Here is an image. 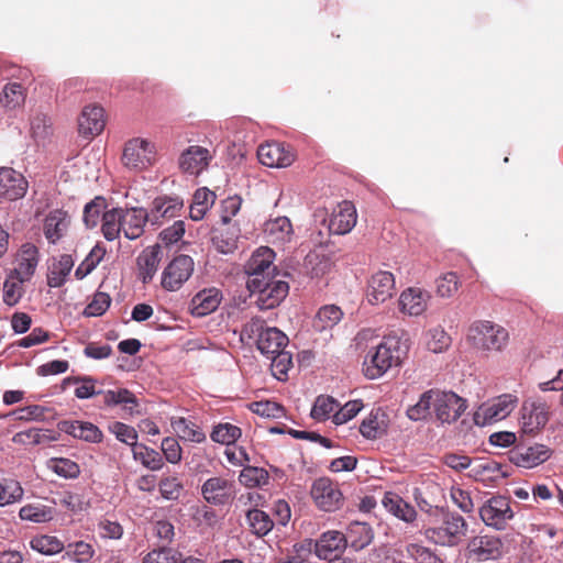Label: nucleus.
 I'll list each match as a JSON object with an SVG mask.
<instances>
[{"label":"nucleus","instance_id":"nucleus-15","mask_svg":"<svg viewBox=\"0 0 563 563\" xmlns=\"http://www.w3.org/2000/svg\"><path fill=\"white\" fill-rule=\"evenodd\" d=\"M184 201L179 197L161 196L156 197L150 211H147L152 225H162L165 221L180 216Z\"/></svg>","mask_w":563,"mask_h":563},{"label":"nucleus","instance_id":"nucleus-45","mask_svg":"<svg viewBox=\"0 0 563 563\" xmlns=\"http://www.w3.org/2000/svg\"><path fill=\"white\" fill-rule=\"evenodd\" d=\"M64 550V558L75 563H89L96 554L93 545L82 540L68 543Z\"/></svg>","mask_w":563,"mask_h":563},{"label":"nucleus","instance_id":"nucleus-33","mask_svg":"<svg viewBox=\"0 0 563 563\" xmlns=\"http://www.w3.org/2000/svg\"><path fill=\"white\" fill-rule=\"evenodd\" d=\"M161 246L145 249L137 257L139 277L144 284L150 283L157 272L161 262Z\"/></svg>","mask_w":563,"mask_h":563},{"label":"nucleus","instance_id":"nucleus-29","mask_svg":"<svg viewBox=\"0 0 563 563\" xmlns=\"http://www.w3.org/2000/svg\"><path fill=\"white\" fill-rule=\"evenodd\" d=\"M429 298L430 295L428 291L410 287L400 295V310L409 316H420L426 311Z\"/></svg>","mask_w":563,"mask_h":563},{"label":"nucleus","instance_id":"nucleus-9","mask_svg":"<svg viewBox=\"0 0 563 563\" xmlns=\"http://www.w3.org/2000/svg\"><path fill=\"white\" fill-rule=\"evenodd\" d=\"M195 263L189 255L176 256L162 274V287L168 291L178 290L192 275Z\"/></svg>","mask_w":563,"mask_h":563},{"label":"nucleus","instance_id":"nucleus-22","mask_svg":"<svg viewBox=\"0 0 563 563\" xmlns=\"http://www.w3.org/2000/svg\"><path fill=\"white\" fill-rule=\"evenodd\" d=\"M106 126L104 110L101 106L90 104L82 109L78 118V132L85 137L99 135Z\"/></svg>","mask_w":563,"mask_h":563},{"label":"nucleus","instance_id":"nucleus-7","mask_svg":"<svg viewBox=\"0 0 563 563\" xmlns=\"http://www.w3.org/2000/svg\"><path fill=\"white\" fill-rule=\"evenodd\" d=\"M470 336L475 346L487 351H500L508 341L507 330L487 320L475 322L470 329Z\"/></svg>","mask_w":563,"mask_h":563},{"label":"nucleus","instance_id":"nucleus-59","mask_svg":"<svg viewBox=\"0 0 563 563\" xmlns=\"http://www.w3.org/2000/svg\"><path fill=\"white\" fill-rule=\"evenodd\" d=\"M268 327L265 325V320L261 317L251 318L242 328L241 331V340H246L247 342H258V339L262 338L264 331H266Z\"/></svg>","mask_w":563,"mask_h":563},{"label":"nucleus","instance_id":"nucleus-64","mask_svg":"<svg viewBox=\"0 0 563 563\" xmlns=\"http://www.w3.org/2000/svg\"><path fill=\"white\" fill-rule=\"evenodd\" d=\"M180 552L170 548H159L148 552L143 559V563H176L179 560Z\"/></svg>","mask_w":563,"mask_h":563},{"label":"nucleus","instance_id":"nucleus-52","mask_svg":"<svg viewBox=\"0 0 563 563\" xmlns=\"http://www.w3.org/2000/svg\"><path fill=\"white\" fill-rule=\"evenodd\" d=\"M107 208V201L103 197L98 196L88 202L84 208V223L87 228L92 229L96 228L100 221V217Z\"/></svg>","mask_w":563,"mask_h":563},{"label":"nucleus","instance_id":"nucleus-5","mask_svg":"<svg viewBox=\"0 0 563 563\" xmlns=\"http://www.w3.org/2000/svg\"><path fill=\"white\" fill-rule=\"evenodd\" d=\"M510 504L509 497L493 495L478 508L482 521L495 530H505L515 516Z\"/></svg>","mask_w":563,"mask_h":563},{"label":"nucleus","instance_id":"nucleus-42","mask_svg":"<svg viewBox=\"0 0 563 563\" xmlns=\"http://www.w3.org/2000/svg\"><path fill=\"white\" fill-rule=\"evenodd\" d=\"M313 551V540L305 539L295 543L284 556L276 560L275 563H310V556Z\"/></svg>","mask_w":563,"mask_h":563},{"label":"nucleus","instance_id":"nucleus-38","mask_svg":"<svg viewBox=\"0 0 563 563\" xmlns=\"http://www.w3.org/2000/svg\"><path fill=\"white\" fill-rule=\"evenodd\" d=\"M342 317L343 312L340 307L335 305L323 306L313 319V329L319 332L330 330L341 321Z\"/></svg>","mask_w":563,"mask_h":563},{"label":"nucleus","instance_id":"nucleus-20","mask_svg":"<svg viewBox=\"0 0 563 563\" xmlns=\"http://www.w3.org/2000/svg\"><path fill=\"white\" fill-rule=\"evenodd\" d=\"M25 177L10 167L0 168V197L10 201L21 199L27 190Z\"/></svg>","mask_w":563,"mask_h":563},{"label":"nucleus","instance_id":"nucleus-60","mask_svg":"<svg viewBox=\"0 0 563 563\" xmlns=\"http://www.w3.org/2000/svg\"><path fill=\"white\" fill-rule=\"evenodd\" d=\"M437 294L443 298L452 297L460 287V278L456 273L449 272L441 275L437 282Z\"/></svg>","mask_w":563,"mask_h":563},{"label":"nucleus","instance_id":"nucleus-6","mask_svg":"<svg viewBox=\"0 0 563 563\" xmlns=\"http://www.w3.org/2000/svg\"><path fill=\"white\" fill-rule=\"evenodd\" d=\"M274 257V251L267 246H261L252 254L244 266L247 275V289H256L263 279L273 277L272 273L276 271L273 265Z\"/></svg>","mask_w":563,"mask_h":563},{"label":"nucleus","instance_id":"nucleus-4","mask_svg":"<svg viewBox=\"0 0 563 563\" xmlns=\"http://www.w3.org/2000/svg\"><path fill=\"white\" fill-rule=\"evenodd\" d=\"M156 159L157 151L153 142L142 137H133L125 142L121 158L124 167L141 172L153 166Z\"/></svg>","mask_w":563,"mask_h":563},{"label":"nucleus","instance_id":"nucleus-26","mask_svg":"<svg viewBox=\"0 0 563 563\" xmlns=\"http://www.w3.org/2000/svg\"><path fill=\"white\" fill-rule=\"evenodd\" d=\"M60 431L90 443L102 441V431L93 423L88 421L65 420L58 423Z\"/></svg>","mask_w":563,"mask_h":563},{"label":"nucleus","instance_id":"nucleus-50","mask_svg":"<svg viewBox=\"0 0 563 563\" xmlns=\"http://www.w3.org/2000/svg\"><path fill=\"white\" fill-rule=\"evenodd\" d=\"M133 456L136 461H140L145 467L153 471L161 470L164 465L163 457L154 449H151L144 444H136L133 449Z\"/></svg>","mask_w":563,"mask_h":563},{"label":"nucleus","instance_id":"nucleus-41","mask_svg":"<svg viewBox=\"0 0 563 563\" xmlns=\"http://www.w3.org/2000/svg\"><path fill=\"white\" fill-rule=\"evenodd\" d=\"M74 266V261L70 255H62L57 263L53 264L47 274V285L57 288L64 285L67 276Z\"/></svg>","mask_w":563,"mask_h":563},{"label":"nucleus","instance_id":"nucleus-43","mask_svg":"<svg viewBox=\"0 0 563 563\" xmlns=\"http://www.w3.org/2000/svg\"><path fill=\"white\" fill-rule=\"evenodd\" d=\"M303 266L307 274L312 278H320L331 271L332 262L324 254L310 252L305 257Z\"/></svg>","mask_w":563,"mask_h":563},{"label":"nucleus","instance_id":"nucleus-46","mask_svg":"<svg viewBox=\"0 0 563 563\" xmlns=\"http://www.w3.org/2000/svg\"><path fill=\"white\" fill-rule=\"evenodd\" d=\"M172 427L185 441L201 443L206 440L205 432L196 423L185 418L173 420Z\"/></svg>","mask_w":563,"mask_h":563},{"label":"nucleus","instance_id":"nucleus-48","mask_svg":"<svg viewBox=\"0 0 563 563\" xmlns=\"http://www.w3.org/2000/svg\"><path fill=\"white\" fill-rule=\"evenodd\" d=\"M246 520L251 527V530L257 537H264L274 527V521L263 510L254 508L247 511Z\"/></svg>","mask_w":563,"mask_h":563},{"label":"nucleus","instance_id":"nucleus-28","mask_svg":"<svg viewBox=\"0 0 563 563\" xmlns=\"http://www.w3.org/2000/svg\"><path fill=\"white\" fill-rule=\"evenodd\" d=\"M70 224V217L62 209H55L48 212L44 219L43 232L46 240L55 244L67 232Z\"/></svg>","mask_w":563,"mask_h":563},{"label":"nucleus","instance_id":"nucleus-51","mask_svg":"<svg viewBox=\"0 0 563 563\" xmlns=\"http://www.w3.org/2000/svg\"><path fill=\"white\" fill-rule=\"evenodd\" d=\"M238 238L239 230L229 232L224 228H216L212 231V243L223 254L232 253L236 249Z\"/></svg>","mask_w":563,"mask_h":563},{"label":"nucleus","instance_id":"nucleus-1","mask_svg":"<svg viewBox=\"0 0 563 563\" xmlns=\"http://www.w3.org/2000/svg\"><path fill=\"white\" fill-rule=\"evenodd\" d=\"M430 526L426 529V537L442 547H455L466 537L468 523L455 511L438 508L430 514Z\"/></svg>","mask_w":563,"mask_h":563},{"label":"nucleus","instance_id":"nucleus-3","mask_svg":"<svg viewBox=\"0 0 563 563\" xmlns=\"http://www.w3.org/2000/svg\"><path fill=\"white\" fill-rule=\"evenodd\" d=\"M82 384L75 389V396L80 399H88L92 396L101 397V402L106 407H114L122 405L123 410L128 415H134L139 407V401L135 395L126 388H119L115 390H96L95 379L91 377H84L80 379Z\"/></svg>","mask_w":563,"mask_h":563},{"label":"nucleus","instance_id":"nucleus-31","mask_svg":"<svg viewBox=\"0 0 563 563\" xmlns=\"http://www.w3.org/2000/svg\"><path fill=\"white\" fill-rule=\"evenodd\" d=\"M221 302V292L217 288H208L194 296L190 311L196 317H203L213 312Z\"/></svg>","mask_w":563,"mask_h":563},{"label":"nucleus","instance_id":"nucleus-23","mask_svg":"<svg viewBox=\"0 0 563 563\" xmlns=\"http://www.w3.org/2000/svg\"><path fill=\"white\" fill-rule=\"evenodd\" d=\"M40 260L38 249L32 243H24L15 258L13 274L19 282H27L34 275Z\"/></svg>","mask_w":563,"mask_h":563},{"label":"nucleus","instance_id":"nucleus-37","mask_svg":"<svg viewBox=\"0 0 563 563\" xmlns=\"http://www.w3.org/2000/svg\"><path fill=\"white\" fill-rule=\"evenodd\" d=\"M438 397V389H429L424 391L417 404L410 406L406 415L412 421H420L427 419L431 415V408L435 410V398Z\"/></svg>","mask_w":563,"mask_h":563},{"label":"nucleus","instance_id":"nucleus-56","mask_svg":"<svg viewBox=\"0 0 563 563\" xmlns=\"http://www.w3.org/2000/svg\"><path fill=\"white\" fill-rule=\"evenodd\" d=\"M268 479V472L265 468L256 466H245L239 475L240 483L246 487L266 485Z\"/></svg>","mask_w":563,"mask_h":563},{"label":"nucleus","instance_id":"nucleus-44","mask_svg":"<svg viewBox=\"0 0 563 563\" xmlns=\"http://www.w3.org/2000/svg\"><path fill=\"white\" fill-rule=\"evenodd\" d=\"M23 495L24 489L22 488L19 481L8 477L0 478L1 507L19 503L23 498Z\"/></svg>","mask_w":563,"mask_h":563},{"label":"nucleus","instance_id":"nucleus-30","mask_svg":"<svg viewBox=\"0 0 563 563\" xmlns=\"http://www.w3.org/2000/svg\"><path fill=\"white\" fill-rule=\"evenodd\" d=\"M388 422L389 419L387 413L382 408H375L362 421L360 426V432L364 438L368 440L378 439L386 434Z\"/></svg>","mask_w":563,"mask_h":563},{"label":"nucleus","instance_id":"nucleus-57","mask_svg":"<svg viewBox=\"0 0 563 563\" xmlns=\"http://www.w3.org/2000/svg\"><path fill=\"white\" fill-rule=\"evenodd\" d=\"M241 429L231 423H219L210 434L212 441L225 445L233 444L240 437Z\"/></svg>","mask_w":563,"mask_h":563},{"label":"nucleus","instance_id":"nucleus-32","mask_svg":"<svg viewBox=\"0 0 563 563\" xmlns=\"http://www.w3.org/2000/svg\"><path fill=\"white\" fill-rule=\"evenodd\" d=\"M288 336L275 327H268L258 339L256 346L266 357L283 351L288 345Z\"/></svg>","mask_w":563,"mask_h":563},{"label":"nucleus","instance_id":"nucleus-13","mask_svg":"<svg viewBox=\"0 0 563 563\" xmlns=\"http://www.w3.org/2000/svg\"><path fill=\"white\" fill-rule=\"evenodd\" d=\"M549 420L548 407L543 402L525 401L520 410L521 435H536Z\"/></svg>","mask_w":563,"mask_h":563},{"label":"nucleus","instance_id":"nucleus-17","mask_svg":"<svg viewBox=\"0 0 563 563\" xmlns=\"http://www.w3.org/2000/svg\"><path fill=\"white\" fill-rule=\"evenodd\" d=\"M258 161L268 167H287L295 161V154L284 143L269 142L260 145L257 150Z\"/></svg>","mask_w":563,"mask_h":563},{"label":"nucleus","instance_id":"nucleus-25","mask_svg":"<svg viewBox=\"0 0 563 563\" xmlns=\"http://www.w3.org/2000/svg\"><path fill=\"white\" fill-rule=\"evenodd\" d=\"M468 551L478 561L496 560L503 553V542L494 536L475 537L468 543Z\"/></svg>","mask_w":563,"mask_h":563},{"label":"nucleus","instance_id":"nucleus-24","mask_svg":"<svg viewBox=\"0 0 563 563\" xmlns=\"http://www.w3.org/2000/svg\"><path fill=\"white\" fill-rule=\"evenodd\" d=\"M146 222H150L144 208H121V225L124 236L129 240L140 238L144 232Z\"/></svg>","mask_w":563,"mask_h":563},{"label":"nucleus","instance_id":"nucleus-62","mask_svg":"<svg viewBox=\"0 0 563 563\" xmlns=\"http://www.w3.org/2000/svg\"><path fill=\"white\" fill-rule=\"evenodd\" d=\"M427 346L433 353H441L451 344L450 335L442 328H434L428 332Z\"/></svg>","mask_w":563,"mask_h":563},{"label":"nucleus","instance_id":"nucleus-49","mask_svg":"<svg viewBox=\"0 0 563 563\" xmlns=\"http://www.w3.org/2000/svg\"><path fill=\"white\" fill-rule=\"evenodd\" d=\"M265 232L271 238L272 242H286L290 239L292 225L288 218L278 217L266 223Z\"/></svg>","mask_w":563,"mask_h":563},{"label":"nucleus","instance_id":"nucleus-35","mask_svg":"<svg viewBox=\"0 0 563 563\" xmlns=\"http://www.w3.org/2000/svg\"><path fill=\"white\" fill-rule=\"evenodd\" d=\"M26 88L16 81L8 82L0 93V103L9 111L21 109L26 100Z\"/></svg>","mask_w":563,"mask_h":563},{"label":"nucleus","instance_id":"nucleus-16","mask_svg":"<svg viewBox=\"0 0 563 563\" xmlns=\"http://www.w3.org/2000/svg\"><path fill=\"white\" fill-rule=\"evenodd\" d=\"M550 456L551 450L544 444H518L511 451L510 460L520 467L532 468L548 461Z\"/></svg>","mask_w":563,"mask_h":563},{"label":"nucleus","instance_id":"nucleus-54","mask_svg":"<svg viewBox=\"0 0 563 563\" xmlns=\"http://www.w3.org/2000/svg\"><path fill=\"white\" fill-rule=\"evenodd\" d=\"M49 412H52L51 408L30 405L11 411L7 417H14L19 421H44Z\"/></svg>","mask_w":563,"mask_h":563},{"label":"nucleus","instance_id":"nucleus-61","mask_svg":"<svg viewBox=\"0 0 563 563\" xmlns=\"http://www.w3.org/2000/svg\"><path fill=\"white\" fill-rule=\"evenodd\" d=\"M109 431L114 434L119 441L132 446V449L137 444V432L129 424L115 421L109 426Z\"/></svg>","mask_w":563,"mask_h":563},{"label":"nucleus","instance_id":"nucleus-47","mask_svg":"<svg viewBox=\"0 0 563 563\" xmlns=\"http://www.w3.org/2000/svg\"><path fill=\"white\" fill-rule=\"evenodd\" d=\"M19 516L36 523L48 522L54 518V509L42 504H27L20 509Z\"/></svg>","mask_w":563,"mask_h":563},{"label":"nucleus","instance_id":"nucleus-39","mask_svg":"<svg viewBox=\"0 0 563 563\" xmlns=\"http://www.w3.org/2000/svg\"><path fill=\"white\" fill-rule=\"evenodd\" d=\"M30 548L43 555H55L64 551V542L55 536L36 534L30 540Z\"/></svg>","mask_w":563,"mask_h":563},{"label":"nucleus","instance_id":"nucleus-27","mask_svg":"<svg viewBox=\"0 0 563 563\" xmlns=\"http://www.w3.org/2000/svg\"><path fill=\"white\" fill-rule=\"evenodd\" d=\"M346 548V540L344 533L340 531H327L321 537L313 541V551L317 556L322 560H328L332 555L336 556Z\"/></svg>","mask_w":563,"mask_h":563},{"label":"nucleus","instance_id":"nucleus-58","mask_svg":"<svg viewBox=\"0 0 563 563\" xmlns=\"http://www.w3.org/2000/svg\"><path fill=\"white\" fill-rule=\"evenodd\" d=\"M48 466L54 473L65 478H76L80 474L79 465L66 457H53L49 460Z\"/></svg>","mask_w":563,"mask_h":563},{"label":"nucleus","instance_id":"nucleus-19","mask_svg":"<svg viewBox=\"0 0 563 563\" xmlns=\"http://www.w3.org/2000/svg\"><path fill=\"white\" fill-rule=\"evenodd\" d=\"M357 213L351 201L344 200L333 208L329 218V231L343 235L349 233L356 224Z\"/></svg>","mask_w":563,"mask_h":563},{"label":"nucleus","instance_id":"nucleus-34","mask_svg":"<svg viewBox=\"0 0 563 563\" xmlns=\"http://www.w3.org/2000/svg\"><path fill=\"white\" fill-rule=\"evenodd\" d=\"M382 503L387 511L406 522H412L417 517L416 509L397 494L386 493Z\"/></svg>","mask_w":563,"mask_h":563},{"label":"nucleus","instance_id":"nucleus-11","mask_svg":"<svg viewBox=\"0 0 563 563\" xmlns=\"http://www.w3.org/2000/svg\"><path fill=\"white\" fill-rule=\"evenodd\" d=\"M252 295H256V303L262 310H268L277 307L288 295L289 286L286 282L268 277L263 279L261 286L256 289H249Z\"/></svg>","mask_w":563,"mask_h":563},{"label":"nucleus","instance_id":"nucleus-12","mask_svg":"<svg viewBox=\"0 0 563 563\" xmlns=\"http://www.w3.org/2000/svg\"><path fill=\"white\" fill-rule=\"evenodd\" d=\"M203 499L213 506H224L235 498L234 481L222 476L208 478L201 486Z\"/></svg>","mask_w":563,"mask_h":563},{"label":"nucleus","instance_id":"nucleus-36","mask_svg":"<svg viewBox=\"0 0 563 563\" xmlns=\"http://www.w3.org/2000/svg\"><path fill=\"white\" fill-rule=\"evenodd\" d=\"M345 536L346 545L360 551L366 548L373 540V531L369 525L365 522H352L347 528Z\"/></svg>","mask_w":563,"mask_h":563},{"label":"nucleus","instance_id":"nucleus-40","mask_svg":"<svg viewBox=\"0 0 563 563\" xmlns=\"http://www.w3.org/2000/svg\"><path fill=\"white\" fill-rule=\"evenodd\" d=\"M101 232L107 241H114L120 238L122 232L121 208H112L103 212Z\"/></svg>","mask_w":563,"mask_h":563},{"label":"nucleus","instance_id":"nucleus-21","mask_svg":"<svg viewBox=\"0 0 563 563\" xmlns=\"http://www.w3.org/2000/svg\"><path fill=\"white\" fill-rule=\"evenodd\" d=\"M212 155L208 148L191 145L180 154L178 165L181 172L197 176L208 167Z\"/></svg>","mask_w":563,"mask_h":563},{"label":"nucleus","instance_id":"nucleus-53","mask_svg":"<svg viewBox=\"0 0 563 563\" xmlns=\"http://www.w3.org/2000/svg\"><path fill=\"white\" fill-rule=\"evenodd\" d=\"M271 363L272 374L278 380H286L288 377V372L292 367V356L291 353L285 351V349L278 353H275L268 357Z\"/></svg>","mask_w":563,"mask_h":563},{"label":"nucleus","instance_id":"nucleus-18","mask_svg":"<svg viewBox=\"0 0 563 563\" xmlns=\"http://www.w3.org/2000/svg\"><path fill=\"white\" fill-rule=\"evenodd\" d=\"M395 292V277L390 272L379 271L373 274L367 284V300L372 305L385 302Z\"/></svg>","mask_w":563,"mask_h":563},{"label":"nucleus","instance_id":"nucleus-8","mask_svg":"<svg viewBox=\"0 0 563 563\" xmlns=\"http://www.w3.org/2000/svg\"><path fill=\"white\" fill-rule=\"evenodd\" d=\"M310 495L316 506L323 511H335L344 503L339 483L329 477L317 478L311 486Z\"/></svg>","mask_w":563,"mask_h":563},{"label":"nucleus","instance_id":"nucleus-2","mask_svg":"<svg viewBox=\"0 0 563 563\" xmlns=\"http://www.w3.org/2000/svg\"><path fill=\"white\" fill-rule=\"evenodd\" d=\"M407 341L395 335L384 336L382 342L369 352L363 364V372L369 379L383 376L388 369L400 366L408 354Z\"/></svg>","mask_w":563,"mask_h":563},{"label":"nucleus","instance_id":"nucleus-10","mask_svg":"<svg viewBox=\"0 0 563 563\" xmlns=\"http://www.w3.org/2000/svg\"><path fill=\"white\" fill-rule=\"evenodd\" d=\"M517 398L510 394L501 395L492 401L482 405L475 412L474 420L477 424H492L505 419L515 409Z\"/></svg>","mask_w":563,"mask_h":563},{"label":"nucleus","instance_id":"nucleus-14","mask_svg":"<svg viewBox=\"0 0 563 563\" xmlns=\"http://www.w3.org/2000/svg\"><path fill=\"white\" fill-rule=\"evenodd\" d=\"M466 409V402L463 398L452 391L438 389L435 398V417L441 422L452 423L456 421Z\"/></svg>","mask_w":563,"mask_h":563},{"label":"nucleus","instance_id":"nucleus-63","mask_svg":"<svg viewBox=\"0 0 563 563\" xmlns=\"http://www.w3.org/2000/svg\"><path fill=\"white\" fill-rule=\"evenodd\" d=\"M111 297L103 291H97L90 303L84 310V314L87 317H100L110 307Z\"/></svg>","mask_w":563,"mask_h":563},{"label":"nucleus","instance_id":"nucleus-55","mask_svg":"<svg viewBox=\"0 0 563 563\" xmlns=\"http://www.w3.org/2000/svg\"><path fill=\"white\" fill-rule=\"evenodd\" d=\"M340 404L331 396H318L311 409V417L318 421H324L335 413Z\"/></svg>","mask_w":563,"mask_h":563}]
</instances>
